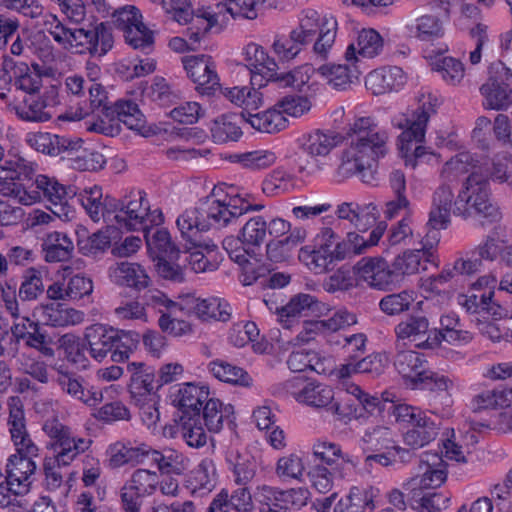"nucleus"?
Returning a JSON list of instances; mask_svg holds the SVG:
<instances>
[{
  "label": "nucleus",
  "instance_id": "obj_33",
  "mask_svg": "<svg viewBox=\"0 0 512 512\" xmlns=\"http://www.w3.org/2000/svg\"><path fill=\"white\" fill-rule=\"evenodd\" d=\"M127 369L131 373L128 387L133 397L150 395L155 389L159 388L152 367L143 362H132L128 364Z\"/></svg>",
  "mask_w": 512,
  "mask_h": 512
},
{
  "label": "nucleus",
  "instance_id": "obj_10",
  "mask_svg": "<svg viewBox=\"0 0 512 512\" xmlns=\"http://www.w3.org/2000/svg\"><path fill=\"white\" fill-rule=\"evenodd\" d=\"M43 431L51 439L54 450V462L58 466H68L81 453L85 452L91 444L90 439L73 436L71 429L61 423L57 418L47 419Z\"/></svg>",
  "mask_w": 512,
  "mask_h": 512
},
{
  "label": "nucleus",
  "instance_id": "obj_56",
  "mask_svg": "<svg viewBox=\"0 0 512 512\" xmlns=\"http://www.w3.org/2000/svg\"><path fill=\"white\" fill-rule=\"evenodd\" d=\"M415 301L414 292L402 290L385 295L379 301V309L387 316H399L410 310Z\"/></svg>",
  "mask_w": 512,
  "mask_h": 512
},
{
  "label": "nucleus",
  "instance_id": "obj_42",
  "mask_svg": "<svg viewBox=\"0 0 512 512\" xmlns=\"http://www.w3.org/2000/svg\"><path fill=\"white\" fill-rule=\"evenodd\" d=\"M145 240L151 254L155 258L167 257L168 259H178V254L182 253L171 239L170 233L164 228L145 230Z\"/></svg>",
  "mask_w": 512,
  "mask_h": 512
},
{
  "label": "nucleus",
  "instance_id": "obj_28",
  "mask_svg": "<svg viewBox=\"0 0 512 512\" xmlns=\"http://www.w3.org/2000/svg\"><path fill=\"white\" fill-rule=\"evenodd\" d=\"M374 487H352L349 494L334 506V512H370L375 509L374 499L378 496Z\"/></svg>",
  "mask_w": 512,
  "mask_h": 512
},
{
  "label": "nucleus",
  "instance_id": "obj_52",
  "mask_svg": "<svg viewBox=\"0 0 512 512\" xmlns=\"http://www.w3.org/2000/svg\"><path fill=\"white\" fill-rule=\"evenodd\" d=\"M209 371L220 381L249 387L252 378L241 367L232 365L224 360H215L209 364Z\"/></svg>",
  "mask_w": 512,
  "mask_h": 512
},
{
  "label": "nucleus",
  "instance_id": "obj_50",
  "mask_svg": "<svg viewBox=\"0 0 512 512\" xmlns=\"http://www.w3.org/2000/svg\"><path fill=\"white\" fill-rule=\"evenodd\" d=\"M243 120L237 114H225L213 121L211 127L212 138L215 143H226L229 141H237L242 130L239 122Z\"/></svg>",
  "mask_w": 512,
  "mask_h": 512
},
{
  "label": "nucleus",
  "instance_id": "obj_39",
  "mask_svg": "<svg viewBox=\"0 0 512 512\" xmlns=\"http://www.w3.org/2000/svg\"><path fill=\"white\" fill-rule=\"evenodd\" d=\"M44 325L65 327L75 325L83 320V313L62 304L41 305L39 308Z\"/></svg>",
  "mask_w": 512,
  "mask_h": 512
},
{
  "label": "nucleus",
  "instance_id": "obj_64",
  "mask_svg": "<svg viewBox=\"0 0 512 512\" xmlns=\"http://www.w3.org/2000/svg\"><path fill=\"white\" fill-rule=\"evenodd\" d=\"M177 257L178 259L158 257L156 271L161 278L175 283L184 281V269L187 267V259H183L182 253H179Z\"/></svg>",
  "mask_w": 512,
  "mask_h": 512
},
{
  "label": "nucleus",
  "instance_id": "obj_8",
  "mask_svg": "<svg viewBox=\"0 0 512 512\" xmlns=\"http://www.w3.org/2000/svg\"><path fill=\"white\" fill-rule=\"evenodd\" d=\"M88 91L92 109H101L102 115L110 122H122L129 129L143 134L146 119L135 102L120 99L111 103L105 88L99 83H92Z\"/></svg>",
  "mask_w": 512,
  "mask_h": 512
},
{
  "label": "nucleus",
  "instance_id": "obj_35",
  "mask_svg": "<svg viewBox=\"0 0 512 512\" xmlns=\"http://www.w3.org/2000/svg\"><path fill=\"white\" fill-rule=\"evenodd\" d=\"M150 447L142 444L133 447L130 444L116 442L107 449L109 455V465L112 468H118L126 464L137 465L149 456Z\"/></svg>",
  "mask_w": 512,
  "mask_h": 512
},
{
  "label": "nucleus",
  "instance_id": "obj_59",
  "mask_svg": "<svg viewBox=\"0 0 512 512\" xmlns=\"http://www.w3.org/2000/svg\"><path fill=\"white\" fill-rule=\"evenodd\" d=\"M45 291L42 273L36 268H29L22 276L18 297L22 302L37 300Z\"/></svg>",
  "mask_w": 512,
  "mask_h": 512
},
{
  "label": "nucleus",
  "instance_id": "obj_27",
  "mask_svg": "<svg viewBox=\"0 0 512 512\" xmlns=\"http://www.w3.org/2000/svg\"><path fill=\"white\" fill-rule=\"evenodd\" d=\"M111 277L116 284L138 291L146 289L151 282L144 267L127 261L116 263L115 267L111 268Z\"/></svg>",
  "mask_w": 512,
  "mask_h": 512
},
{
  "label": "nucleus",
  "instance_id": "obj_4",
  "mask_svg": "<svg viewBox=\"0 0 512 512\" xmlns=\"http://www.w3.org/2000/svg\"><path fill=\"white\" fill-rule=\"evenodd\" d=\"M393 415L398 422L409 424L403 435L406 446L413 450L423 448L439 435L441 420L438 415L407 404L393 405Z\"/></svg>",
  "mask_w": 512,
  "mask_h": 512
},
{
  "label": "nucleus",
  "instance_id": "obj_63",
  "mask_svg": "<svg viewBox=\"0 0 512 512\" xmlns=\"http://www.w3.org/2000/svg\"><path fill=\"white\" fill-rule=\"evenodd\" d=\"M372 164L364 157H361L356 149L351 145L342 153L341 162L337 168L338 176L347 178L356 173H362L366 168H371Z\"/></svg>",
  "mask_w": 512,
  "mask_h": 512
},
{
  "label": "nucleus",
  "instance_id": "obj_18",
  "mask_svg": "<svg viewBox=\"0 0 512 512\" xmlns=\"http://www.w3.org/2000/svg\"><path fill=\"white\" fill-rule=\"evenodd\" d=\"M441 329H434L433 337H426L425 341L417 344L420 348H432L439 345L442 341L449 344H466L473 339L471 332L464 330L459 317L454 314H447L440 319Z\"/></svg>",
  "mask_w": 512,
  "mask_h": 512
},
{
  "label": "nucleus",
  "instance_id": "obj_36",
  "mask_svg": "<svg viewBox=\"0 0 512 512\" xmlns=\"http://www.w3.org/2000/svg\"><path fill=\"white\" fill-rule=\"evenodd\" d=\"M383 49V39L374 29H363L357 37V45L351 43L345 53L348 62L356 60V53L364 58H373Z\"/></svg>",
  "mask_w": 512,
  "mask_h": 512
},
{
  "label": "nucleus",
  "instance_id": "obj_1",
  "mask_svg": "<svg viewBox=\"0 0 512 512\" xmlns=\"http://www.w3.org/2000/svg\"><path fill=\"white\" fill-rule=\"evenodd\" d=\"M239 201L241 205L236 204V199H230L226 203L213 196L207 197L197 207L185 210L177 218V224L183 234L195 239L199 230L221 229L230 224H237L239 218L248 211H259L264 208L262 204L252 205L241 199Z\"/></svg>",
  "mask_w": 512,
  "mask_h": 512
},
{
  "label": "nucleus",
  "instance_id": "obj_11",
  "mask_svg": "<svg viewBox=\"0 0 512 512\" xmlns=\"http://www.w3.org/2000/svg\"><path fill=\"white\" fill-rule=\"evenodd\" d=\"M338 235L329 227H325L315 238L314 248L302 247L299 259L315 273H324L332 270L331 252Z\"/></svg>",
  "mask_w": 512,
  "mask_h": 512
},
{
  "label": "nucleus",
  "instance_id": "obj_26",
  "mask_svg": "<svg viewBox=\"0 0 512 512\" xmlns=\"http://www.w3.org/2000/svg\"><path fill=\"white\" fill-rule=\"evenodd\" d=\"M404 83V72L397 66L373 70L365 79L367 89L371 90L374 95L398 90Z\"/></svg>",
  "mask_w": 512,
  "mask_h": 512
},
{
  "label": "nucleus",
  "instance_id": "obj_19",
  "mask_svg": "<svg viewBox=\"0 0 512 512\" xmlns=\"http://www.w3.org/2000/svg\"><path fill=\"white\" fill-rule=\"evenodd\" d=\"M4 81L11 82L17 89L26 92L28 95L37 94L42 86V76L32 71L24 62L13 60L9 56L3 57Z\"/></svg>",
  "mask_w": 512,
  "mask_h": 512
},
{
  "label": "nucleus",
  "instance_id": "obj_41",
  "mask_svg": "<svg viewBox=\"0 0 512 512\" xmlns=\"http://www.w3.org/2000/svg\"><path fill=\"white\" fill-rule=\"evenodd\" d=\"M255 86L251 87H233L226 89L225 96L235 105L242 107L243 110L237 114L244 121L245 113H254L263 105V95Z\"/></svg>",
  "mask_w": 512,
  "mask_h": 512
},
{
  "label": "nucleus",
  "instance_id": "obj_49",
  "mask_svg": "<svg viewBox=\"0 0 512 512\" xmlns=\"http://www.w3.org/2000/svg\"><path fill=\"white\" fill-rule=\"evenodd\" d=\"M484 97L483 107L491 110H506L512 106V89L510 85L484 83L480 87Z\"/></svg>",
  "mask_w": 512,
  "mask_h": 512
},
{
  "label": "nucleus",
  "instance_id": "obj_24",
  "mask_svg": "<svg viewBox=\"0 0 512 512\" xmlns=\"http://www.w3.org/2000/svg\"><path fill=\"white\" fill-rule=\"evenodd\" d=\"M53 40L66 50L77 54H88V41L85 38L84 27L70 28L63 24L56 16H53V23L49 29Z\"/></svg>",
  "mask_w": 512,
  "mask_h": 512
},
{
  "label": "nucleus",
  "instance_id": "obj_6",
  "mask_svg": "<svg viewBox=\"0 0 512 512\" xmlns=\"http://www.w3.org/2000/svg\"><path fill=\"white\" fill-rule=\"evenodd\" d=\"M35 173V163L22 156L6 160L0 165V192L18 199L19 203L24 205L35 203L39 195L36 192H29Z\"/></svg>",
  "mask_w": 512,
  "mask_h": 512
},
{
  "label": "nucleus",
  "instance_id": "obj_31",
  "mask_svg": "<svg viewBox=\"0 0 512 512\" xmlns=\"http://www.w3.org/2000/svg\"><path fill=\"white\" fill-rule=\"evenodd\" d=\"M301 403L317 409H326L333 415H342L340 404L334 401L333 389L315 380L310 382Z\"/></svg>",
  "mask_w": 512,
  "mask_h": 512
},
{
  "label": "nucleus",
  "instance_id": "obj_62",
  "mask_svg": "<svg viewBox=\"0 0 512 512\" xmlns=\"http://www.w3.org/2000/svg\"><path fill=\"white\" fill-rule=\"evenodd\" d=\"M285 495V490L264 485L258 488L256 500L261 505L267 506V510H263V512H289Z\"/></svg>",
  "mask_w": 512,
  "mask_h": 512
},
{
  "label": "nucleus",
  "instance_id": "obj_61",
  "mask_svg": "<svg viewBox=\"0 0 512 512\" xmlns=\"http://www.w3.org/2000/svg\"><path fill=\"white\" fill-rule=\"evenodd\" d=\"M423 255L421 250H408L402 255H398L391 264L395 283L399 281L401 276L417 273Z\"/></svg>",
  "mask_w": 512,
  "mask_h": 512
},
{
  "label": "nucleus",
  "instance_id": "obj_7",
  "mask_svg": "<svg viewBox=\"0 0 512 512\" xmlns=\"http://www.w3.org/2000/svg\"><path fill=\"white\" fill-rule=\"evenodd\" d=\"M435 108L430 101L423 102L413 113L411 118H405L404 123L395 125L404 129L399 136V151L405 159V164L416 166L417 160L427 154L426 148L421 145L425 138L426 126Z\"/></svg>",
  "mask_w": 512,
  "mask_h": 512
},
{
  "label": "nucleus",
  "instance_id": "obj_16",
  "mask_svg": "<svg viewBox=\"0 0 512 512\" xmlns=\"http://www.w3.org/2000/svg\"><path fill=\"white\" fill-rule=\"evenodd\" d=\"M355 270L371 288L387 291L395 284L391 265L383 257H364L357 262Z\"/></svg>",
  "mask_w": 512,
  "mask_h": 512
},
{
  "label": "nucleus",
  "instance_id": "obj_15",
  "mask_svg": "<svg viewBox=\"0 0 512 512\" xmlns=\"http://www.w3.org/2000/svg\"><path fill=\"white\" fill-rule=\"evenodd\" d=\"M15 447L17 454L11 455L8 459L5 479H8V485H17L18 492L27 493L31 484L29 478L36 470L33 457L38 455V447L35 445V451L31 454L22 444Z\"/></svg>",
  "mask_w": 512,
  "mask_h": 512
},
{
  "label": "nucleus",
  "instance_id": "obj_12",
  "mask_svg": "<svg viewBox=\"0 0 512 512\" xmlns=\"http://www.w3.org/2000/svg\"><path fill=\"white\" fill-rule=\"evenodd\" d=\"M188 77L196 85V90L203 95H211L219 88V77L211 56L195 55L182 58Z\"/></svg>",
  "mask_w": 512,
  "mask_h": 512
},
{
  "label": "nucleus",
  "instance_id": "obj_54",
  "mask_svg": "<svg viewBox=\"0 0 512 512\" xmlns=\"http://www.w3.org/2000/svg\"><path fill=\"white\" fill-rule=\"evenodd\" d=\"M176 225L181 233L182 238L186 241L181 252L183 254V259H187V267L190 266L191 269L196 273L206 271L210 262L201 250L202 244L199 240L200 233L204 232L205 230H199L195 236V239H191L188 235L183 234L180 226L177 223Z\"/></svg>",
  "mask_w": 512,
  "mask_h": 512
},
{
  "label": "nucleus",
  "instance_id": "obj_38",
  "mask_svg": "<svg viewBox=\"0 0 512 512\" xmlns=\"http://www.w3.org/2000/svg\"><path fill=\"white\" fill-rule=\"evenodd\" d=\"M343 137L333 131L315 130L308 134L302 149L311 157H325L342 142Z\"/></svg>",
  "mask_w": 512,
  "mask_h": 512
},
{
  "label": "nucleus",
  "instance_id": "obj_20",
  "mask_svg": "<svg viewBox=\"0 0 512 512\" xmlns=\"http://www.w3.org/2000/svg\"><path fill=\"white\" fill-rule=\"evenodd\" d=\"M30 186L31 188L36 187V190L29 189V192H36L39 195L37 201L43 197L56 208H60L62 212L70 206L69 201L74 200L76 196L74 187H66L55 178H49L45 175H38Z\"/></svg>",
  "mask_w": 512,
  "mask_h": 512
},
{
  "label": "nucleus",
  "instance_id": "obj_13",
  "mask_svg": "<svg viewBox=\"0 0 512 512\" xmlns=\"http://www.w3.org/2000/svg\"><path fill=\"white\" fill-rule=\"evenodd\" d=\"M179 310L202 321L213 319L226 322L231 317V307L227 302L213 297L201 299L192 294L179 296Z\"/></svg>",
  "mask_w": 512,
  "mask_h": 512
},
{
  "label": "nucleus",
  "instance_id": "obj_2",
  "mask_svg": "<svg viewBox=\"0 0 512 512\" xmlns=\"http://www.w3.org/2000/svg\"><path fill=\"white\" fill-rule=\"evenodd\" d=\"M445 463L438 453H424L420 459V469L423 473L411 478L405 484V490L414 501L426 512H441L446 508L448 498L443 495L430 492L431 489L440 487L447 478Z\"/></svg>",
  "mask_w": 512,
  "mask_h": 512
},
{
  "label": "nucleus",
  "instance_id": "obj_14",
  "mask_svg": "<svg viewBox=\"0 0 512 512\" xmlns=\"http://www.w3.org/2000/svg\"><path fill=\"white\" fill-rule=\"evenodd\" d=\"M57 95V88L51 86L42 97L37 96V94L27 95L22 103L9 104V109L24 121L46 122L52 118V114L47 108L58 103Z\"/></svg>",
  "mask_w": 512,
  "mask_h": 512
},
{
  "label": "nucleus",
  "instance_id": "obj_43",
  "mask_svg": "<svg viewBox=\"0 0 512 512\" xmlns=\"http://www.w3.org/2000/svg\"><path fill=\"white\" fill-rule=\"evenodd\" d=\"M395 334L398 340L421 341L425 336H431L428 318L422 314L409 315L395 326Z\"/></svg>",
  "mask_w": 512,
  "mask_h": 512
},
{
  "label": "nucleus",
  "instance_id": "obj_23",
  "mask_svg": "<svg viewBox=\"0 0 512 512\" xmlns=\"http://www.w3.org/2000/svg\"><path fill=\"white\" fill-rule=\"evenodd\" d=\"M339 219L347 220L359 232H366L376 224L379 210L373 203L344 202L337 207Z\"/></svg>",
  "mask_w": 512,
  "mask_h": 512
},
{
  "label": "nucleus",
  "instance_id": "obj_9",
  "mask_svg": "<svg viewBox=\"0 0 512 512\" xmlns=\"http://www.w3.org/2000/svg\"><path fill=\"white\" fill-rule=\"evenodd\" d=\"M351 146L371 164L388 152V134L378 128L371 118H359L350 127Z\"/></svg>",
  "mask_w": 512,
  "mask_h": 512
},
{
  "label": "nucleus",
  "instance_id": "obj_34",
  "mask_svg": "<svg viewBox=\"0 0 512 512\" xmlns=\"http://www.w3.org/2000/svg\"><path fill=\"white\" fill-rule=\"evenodd\" d=\"M209 400V389L207 386H198L193 383H184L174 399L182 411L186 414L200 413L203 403Z\"/></svg>",
  "mask_w": 512,
  "mask_h": 512
},
{
  "label": "nucleus",
  "instance_id": "obj_57",
  "mask_svg": "<svg viewBox=\"0 0 512 512\" xmlns=\"http://www.w3.org/2000/svg\"><path fill=\"white\" fill-rule=\"evenodd\" d=\"M268 224L262 216L248 219L240 230V239L247 247L259 248L267 236Z\"/></svg>",
  "mask_w": 512,
  "mask_h": 512
},
{
  "label": "nucleus",
  "instance_id": "obj_46",
  "mask_svg": "<svg viewBox=\"0 0 512 512\" xmlns=\"http://www.w3.org/2000/svg\"><path fill=\"white\" fill-rule=\"evenodd\" d=\"M178 432L183 440L193 448L203 447L207 443L208 436L203 428L200 413L186 414L180 417Z\"/></svg>",
  "mask_w": 512,
  "mask_h": 512
},
{
  "label": "nucleus",
  "instance_id": "obj_21",
  "mask_svg": "<svg viewBox=\"0 0 512 512\" xmlns=\"http://www.w3.org/2000/svg\"><path fill=\"white\" fill-rule=\"evenodd\" d=\"M149 203L143 191H132L124 197V214L115 215L117 228L126 231L137 230L142 227L148 216Z\"/></svg>",
  "mask_w": 512,
  "mask_h": 512
},
{
  "label": "nucleus",
  "instance_id": "obj_37",
  "mask_svg": "<svg viewBox=\"0 0 512 512\" xmlns=\"http://www.w3.org/2000/svg\"><path fill=\"white\" fill-rule=\"evenodd\" d=\"M84 32L88 45L94 46L88 50L90 56L103 57L112 49L114 39L112 29L107 23H90L84 27Z\"/></svg>",
  "mask_w": 512,
  "mask_h": 512
},
{
  "label": "nucleus",
  "instance_id": "obj_25",
  "mask_svg": "<svg viewBox=\"0 0 512 512\" xmlns=\"http://www.w3.org/2000/svg\"><path fill=\"white\" fill-rule=\"evenodd\" d=\"M452 183L442 181L432 198V208L427 225L447 227L450 222L452 205L455 203Z\"/></svg>",
  "mask_w": 512,
  "mask_h": 512
},
{
  "label": "nucleus",
  "instance_id": "obj_48",
  "mask_svg": "<svg viewBox=\"0 0 512 512\" xmlns=\"http://www.w3.org/2000/svg\"><path fill=\"white\" fill-rule=\"evenodd\" d=\"M24 320L28 322L30 330L26 336L24 335L25 345L39 351L47 358H53L55 356V350L53 349L54 338L49 335L48 331L39 322L32 321L28 317H24Z\"/></svg>",
  "mask_w": 512,
  "mask_h": 512
},
{
  "label": "nucleus",
  "instance_id": "obj_51",
  "mask_svg": "<svg viewBox=\"0 0 512 512\" xmlns=\"http://www.w3.org/2000/svg\"><path fill=\"white\" fill-rule=\"evenodd\" d=\"M317 303L318 302L315 297L309 294L300 293L293 296L285 306L278 309L280 322L283 327L290 328L296 317L302 315L306 311H313L314 306L317 305Z\"/></svg>",
  "mask_w": 512,
  "mask_h": 512
},
{
  "label": "nucleus",
  "instance_id": "obj_17",
  "mask_svg": "<svg viewBox=\"0 0 512 512\" xmlns=\"http://www.w3.org/2000/svg\"><path fill=\"white\" fill-rule=\"evenodd\" d=\"M246 66L251 72V85L259 88L266 86L276 75L278 65L266 53L263 47L249 43L244 50Z\"/></svg>",
  "mask_w": 512,
  "mask_h": 512
},
{
  "label": "nucleus",
  "instance_id": "obj_3",
  "mask_svg": "<svg viewBox=\"0 0 512 512\" xmlns=\"http://www.w3.org/2000/svg\"><path fill=\"white\" fill-rule=\"evenodd\" d=\"M85 342L90 356L101 362L108 355L115 363L129 359L136 350L140 335L135 331L119 330L102 324H94L85 330Z\"/></svg>",
  "mask_w": 512,
  "mask_h": 512
},
{
  "label": "nucleus",
  "instance_id": "obj_40",
  "mask_svg": "<svg viewBox=\"0 0 512 512\" xmlns=\"http://www.w3.org/2000/svg\"><path fill=\"white\" fill-rule=\"evenodd\" d=\"M227 12L233 18L254 20L267 10L276 9L280 0H228Z\"/></svg>",
  "mask_w": 512,
  "mask_h": 512
},
{
  "label": "nucleus",
  "instance_id": "obj_44",
  "mask_svg": "<svg viewBox=\"0 0 512 512\" xmlns=\"http://www.w3.org/2000/svg\"><path fill=\"white\" fill-rule=\"evenodd\" d=\"M245 122L252 128L263 133H278L284 130L288 125V120L280 110L268 109L263 112L245 113Z\"/></svg>",
  "mask_w": 512,
  "mask_h": 512
},
{
  "label": "nucleus",
  "instance_id": "obj_30",
  "mask_svg": "<svg viewBox=\"0 0 512 512\" xmlns=\"http://www.w3.org/2000/svg\"><path fill=\"white\" fill-rule=\"evenodd\" d=\"M306 231L295 228L283 239H272L266 244L267 259L274 263L286 262L292 258L297 247L305 240Z\"/></svg>",
  "mask_w": 512,
  "mask_h": 512
},
{
  "label": "nucleus",
  "instance_id": "obj_60",
  "mask_svg": "<svg viewBox=\"0 0 512 512\" xmlns=\"http://www.w3.org/2000/svg\"><path fill=\"white\" fill-rule=\"evenodd\" d=\"M313 72L314 68L309 64L299 66L285 73H278L276 71V75L271 80V83H275L278 87L282 88L292 87L301 90L308 83Z\"/></svg>",
  "mask_w": 512,
  "mask_h": 512
},
{
  "label": "nucleus",
  "instance_id": "obj_45",
  "mask_svg": "<svg viewBox=\"0 0 512 512\" xmlns=\"http://www.w3.org/2000/svg\"><path fill=\"white\" fill-rule=\"evenodd\" d=\"M234 407L231 404L224 405L219 399L209 398L203 407L201 420L210 432L217 433L223 428L225 421L232 422Z\"/></svg>",
  "mask_w": 512,
  "mask_h": 512
},
{
  "label": "nucleus",
  "instance_id": "obj_22",
  "mask_svg": "<svg viewBox=\"0 0 512 512\" xmlns=\"http://www.w3.org/2000/svg\"><path fill=\"white\" fill-rule=\"evenodd\" d=\"M7 406L9 412L7 425L14 445L19 446V444H22V446H25L24 449L27 450L28 453H34L35 444L30 438L26 428V418L22 399L19 396H11L8 398Z\"/></svg>",
  "mask_w": 512,
  "mask_h": 512
},
{
  "label": "nucleus",
  "instance_id": "obj_58",
  "mask_svg": "<svg viewBox=\"0 0 512 512\" xmlns=\"http://www.w3.org/2000/svg\"><path fill=\"white\" fill-rule=\"evenodd\" d=\"M474 167L473 156L469 152H461L444 164L441 171V180L450 183L456 182Z\"/></svg>",
  "mask_w": 512,
  "mask_h": 512
},
{
  "label": "nucleus",
  "instance_id": "obj_29",
  "mask_svg": "<svg viewBox=\"0 0 512 512\" xmlns=\"http://www.w3.org/2000/svg\"><path fill=\"white\" fill-rule=\"evenodd\" d=\"M394 366L402 377L410 382L412 388H418V379L425 377L427 370L423 356L415 351H399L394 358Z\"/></svg>",
  "mask_w": 512,
  "mask_h": 512
},
{
  "label": "nucleus",
  "instance_id": "obj_32",
  "mask_svg": "<svg viewBox=\"0 0 512 512\" xmlns=\"http://www.w3.org/2000/svg\"><path fill=\"white\" fill-rule=\"evenodd\" d=\"M44 259L49 263L64 262L72 258L74 252L73 241L66 233L51 232L42 241Z\"/></svg>",
  "mask_w": 512,
  "mask_h": 512
},
{
  "label": "nucleus",
  "instance_id": "obj_5",
  "mask_svg": "<svg viewBox=\"0 0 512 512\" xmlns=\"http://www.w3.org/2000/svg\"><path fill=\"white\" fill-rule=\"evenodd\" d=\"M453 213L463 217L474 213L492 220L500 217L498 208L490 201L488 179L485 175L477 171L470 173L455 199Z\"/></svg>",
  "mask_w": 512,
  "mask_h": 512
},
{
  "label": "nucleus",
  "instance_id": "obj_47",
  "mask_svg": "<svg viewBox=\"0 0 512 512\" xmlns=\"http://www.w3.org/2000/svg\"><path fill=\"white\" fill-rule=\"evenodd\" d=\"M118 228L114 225H108L105 230H99L89 236L79 238L77 246L83 256L97 257L103 254L111 245L112 234Z\"/></svg>",
  "mask_w": 512,
  "mask_h": 512
},
{
  "label": "nucleus",
  "instance_id": "obj_55",
  "mask_svg": "<svg viewBox=\"0 0 512 512\" xmlns=\"http://www.w3.org/2000/svg\"><path fill=\"white\" fill-rule=\"evenodd\" d=\"M317 72L326 80L327 84L334 89H346L353 78L357 76L345 64H323Z\"/></svg>",
  "mask_w": 512,
  "mask_h": 512
},
{
  "label": "nucleus",
  "instance_id": "obj_53",
  "mask_svg": "<svg viewBox=\"0 0 512 512\" xmlns=\"http://www.w3.org/2000/svg\"><path fill=\"white\" fill-rule=\"evenodd\" d=\"M58 348L64 353L65 359L79 367L85 368L88 364V359L85 351L88 350V345L80 337L72 333H67L60 336L57 340Z\"/></svg>",
  "mask_w": 512,
  "mask_h": 512
}]
</instances>
